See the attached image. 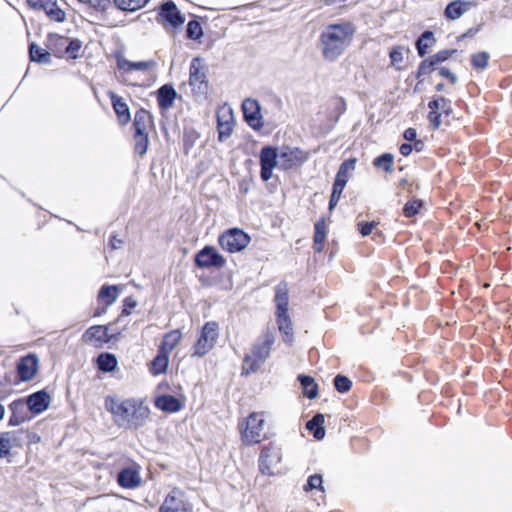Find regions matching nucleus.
I'll use <instances>...</instances> for the list:
<instances>
[{"label": "nucleus", "mask_w": 512, "mask_h": 512, "mask_svg": "<svg viewBox=\"0 0 512 512\" xmlns=\"http://www.w3.org/2000/svg\"><path fill=\"white\" fill-rule=\"evenodd\" d=\"M104 405L119 428L137 430L145 426L150 417V408L141 398L107 396Z\"/></svg>", "instance_id": "1"}, {"label": "nucleus", "mask_w": 512, "mask_h": 512, "mask_svg": "<svg viewBox=\"0 0 512 512\" xmlns=\"http://www.w3.org/2000/svg\"><path fill=\"white\" fill-rule=\"evenodd\" d=\"M354 33L355 28L350 22L331 24L325 27L320 35L324 59L336 60L349 45Z\"/></svg>", "instance_id": "2"}, {"label": "nucleus", "mask_w": 512, "mask_h": 512, "mask_svg": "<svg viewBox=\"0 0 512 512\" xmlns=\"http://www.w3.org/2000/svg\"><path fill=\"white\" fill-rule=\"evenodd\" d=\"M275 336L267 331L254 343L251 352L247 354L242 364V375L256 372L270 356Z\"/></svg>", "instance_id": "3"}, {"label": "nucleus", "mask_w": 512, "mask_h": 512, "mask_svg": "<svg viewBox=\"0 0 512 512\" xmlns=\"http://www.w3.org/2000/svg\"><path fill=\"white\" fill-rule=\"evenodd\" d=\"M275 303L278 329L282 333L283 341L291 344L293 342V327L288 315L289 297L286 283L282 282L276 286Z\"/></svg>", "instance_id": "4"}, {"label": "nucleus", "mask_w": 512, "mask_h": 512, "mask_svg": "<svg viewBox=\"0 0 512 512\" xmlns=\"http://www.w3.org/2000/svg\"><path fill=\"white\" fill-rule=\"evenodd\" d=\"M265 419L262 413L252 412L240 424L241 439L246 445L259 443L263 438Z\"/></svg>", "instance_id": "5"}, {"label": "nucleus", "mask_w": 512, "mask_h": 512, "mask_svg": "<svg viewBox=\"0 0 512 512\" xmlns=\"http://www.w3.org/2000/svg\"><path fill=\"white\" fill-rule=\"evenodd\" d=\"M219 337V326L215 321L204 324L196 343L192 347V356L203 357L208 354L215 346Z\"/></svg>", "instance_id": "6"}, {"label": "nucleus", "mask_w": 512, "mask_h": 512, "mask_svg": "<svg viewBox=\"0 0 512 512\" xmlns=\"http://www.w3.org/2000/svg\"><path fill=\"white\" fill-rule=\"evenodd\" d=\"M282 460L281 447L276 443H269L262 447L259 455V470L264 475H274L277 466Z\"/></svg>", "instance_id": "7"}, {"label": "nucleus", "mask_w": 512, "mask_h": 512, "mask_svg": "<svg viewBox=\"0 0 512 512\" xmlns=\"http://www.w3.org/2000/svg\"><path fill=\"white\" fill-rule=\"evenodd\" d=\"M218 242L223 250L229 253H237L248 246L250 237L241 229L232 228L221 234Z\"/></svg>", "instance_id": "8"}, {"label": "nucleus", "mask_w": 512, "mask_h": 512, "mask_svg": "<svg viewBox=\"0 0 512 512\" xmlns=\"http://www.w3.org/2000/svg\"><path fill=\"white\" fill-rule=\"evenodd\" d=\"M189 84L196 94H204L208 89L206 69L199 57L193 58L190 63Z\"/></svg>", "instance_id": "9"}, {"label": "nucleus", "mask_w": 512, "mask_h": 512, "mask_svg": "<svg viewBox=\"0 0 512 512\" xmlns=\"http://www.w3.org/2000/svg\"><path fill=\"white\" fill-rule=\"evenodd\" d=\"M260 177L263 181H268L272 177V171L279 167L278 149L272 146H264L260 151Z\"/></svg>", "instance_id": "10"}, {"label": "nucleus", "mask_w": 512, "mask_h": 512, "mask_svg": "<svg viewBox=\"0 0 512 512\" xmlns=\"http://www.w3.org/2000/svg\"><path fill=\"white\" fill-rule=\"evenodd\" d=\"M307 160L308 153L299 148L285 146L279 151V168L283 170L300 166Z\"/></svg>", "instance_id": "11"}, {"label": "nucleus", "mask_w": 512, "mask_h": 512, "mask_svg": "<svg viewBox=\"0 0 512 512\" xmlns=\"http://www.w3.org/2000/svg\"><path fill=\"white\" fill-rule=\"evenodd\" d=\"M158 16L166 29L170 27L174 31L178 28H181L185 22L184 16L180 13L175 3L172 1H168L162 4Z\"/></svg>", "instance_id": "12"}, {"label": "nucleus", "mask_w": 512, "mask_h": 512, "mask_svg": "<svg viewBox=\"0 0 512 512\" xmlns=\"http://www.w3.org/2000/svg\"><path fill=\"white\" fill-rule=\"evenodd\" d=\"M195 264L199 268H221L226 264V260L214 247L205 246L196 254Z\"/></svg>", "instance_id": "13"}, {"label": "nucleus", "mask_w": 512, "mask_h": 512, "mask_svg": "<svg viewBox=\"0 0 512 512\" xmlns=\"http://www.w3.org/2000/svg\"><path fill=\"white\" fill-rule=\"evenodd\" d=\"M159 512H192V505L179 490H173L165 497Z\"/></svg>", "instance_id": "14"}, {"label": "nucleus", "mask_w": 512, "mask_h": 512, "mask_svg": "<svg viewBox=\"0 0 512 512\" xmlns=\"http://www.w3.org/2000/svg\"><path fill=\"white\" fill-rule=\"evenodd\" d=\"M234 115L229 106H222L217 110L218 139L223 142L228 139L234 127Z\"/></svg>", "instance_id": "15"}, {"label": "nucleus", "mask_w": 512, "mask_h": 512, "mask_svg": "<svg viewBox=\"0 0 512 512\" xmlns=\"http://www.w3.org/2000/svg\"><path fill=\"white\" fill-rule=\"evenodd\" d=\"M27 4L35 10L44 11L51 21L63 22L66 19V13L58 6L57 0H27Z\"/></svg>", "instance_id": "16"}, {"label": "nucleus", "mask_w": 512, "mask_h": 512, "mask_svg": "<svg viewBox=\"0 0 512 512\" xmlns=\"http://www.w3.org/2000/svg\"><path fill=\"white\" fill-rule=\"evenodd\" d=\"M140 466L137 463L122 468L117 475V483L125 489H134L141 484Z\"/></svg>", "instance_id": "17"}, {"label": "nucleus", "mask_w": 512, "mask_h": 512, "mask_svg": "<svg viewBox=\"0 0 512 512\" xmlns=\"http://www.w3.org/2000/svg\"><path fill=\"white\" fill-rule=\"evenodd\" d=\"M26 432L23 430L0 433V458H5L13 448L21 447L25 440Z\"/></svg>", "instance_id": "18"}, {"label": "nucleus", "mask_w": 512, "mask_h": 512, "mask_svg": "<svg viewBox=\"0 0 512 512\" xmlns=\"http://www.w3.org/2000/svg\"><path fill=\"white\" fill-rule=\"evenodd\" d=\"M242 109L244 118L250 127L260 129L263 126L258 101L251 98L245 99L242 104Z\"/></svg>", "instance_id": "19"}, {"label": "nucleus", "mask_w": 512, "mask_h": 512, "mask_svg": "<svg viewBox=\"0 0 512 512\" xmlns=\"http://www.w3.org/2000/svg\"><path fill=\"white\" fill-rule=\"evenodd\" d=\"M38 368V359L35 355L29 354L22 357L17 364V373L21 381L31 380Z\"/></svg>", "instance_id": "20"}, {"label": "nucleus", "mask_w": 512, "mask_h": 512, "mask_svg": "<svg viewBox=\"0 0 512 512\" xmlns=\"http://www.w3.org/2000/svg\"><path fill=\"white\" fill-rule=\"evenodd\" d=\"M108 96L111 100L112 107L117 115L119 123L121 125H126L131 120L127 103L122 97L112 91L108 92Z\"/></svg>", "instance_id": "21"}, {"label": "nucleus", "mask_w": 512, "mask_h": 512, "mask_svg": "<svg viewBox=\"0 0 512 512\" xmlns=\"http://www.w3.org/2000/svg\"><path fill=\"white\" fill-rule=\"evenodd\" d=\"M26 404L31 412L39 414L48 408L50 396L46 391L41 390L30 395L27 398Z\"/></svg>", "instance_id": "22"}, {"label": "nucleus", "mask_w": 512, "mask_h": 512, "mask_svg": "<svg viewBox=\"0 0 512 512\" xmlns=\"http://www.w3.org/2000/svg\"><path fill=\"white\" fill-rule=\"evenodd\" d=\"M83 340L95 346L107 342L109 340L108 328L102 325L92 326L83 334Z\"/></svg>", "instance_id": "23"}, {"label": "nucleus", "mask_w": 512, "mask_h": 512, "mask_svg": "<svg viewBox=\"0 0 512 512\" xmlns=\"http://www.w3.org/2000/svg\"><path fill=\"white\" fill-rule=\"evenodd\" d=\"M473 6L472 2L463 1V0H455L450 2L444 11V15L447 19L456 20L459 19L462 15L468 12Z\"/></svg>", "instance_id": "24"}, {"label": "nucleus", "mask_w": 512, "mask_h": 512, "mask_svg": "<svg viewBox=\"0 0 512 512\" xmlns=\"http://www.w3.org/2000/svg\"><path fill=\"white\" fill-rule=\"evenodd\" d=\"M153 126L152 115L145 109H139L135 113L133 127L134 133H149Z\"/></svg>", "instance_id": "25"}, {"label": "nucleus", "mask_w": 512, "mask_h": 512, "mask_svg": "<svg viewBox=\"0 0 512 512\" xmlns=\"http://www.w3.org/2000/svg\"><path fill=\"white\" fill-rule=\"evenodd\" d=\"M177 96L176 90L172 85L165 84L158 90L157 101L161 109H169Z\"/></svg>", "instance_id": "26"}, {"label": "nucleus", "mask_w": 512, "mask_h": 512, "mask_svg": "<svg viewBox=\"0 0 512 512\" xmlns=\"http://www.w3.org/2000/svg\"><path fill=\"white\" fill-rule=\"evenodd\" d=\"M25 406L26 404L21 399L15 400L9 405V409L11 410V416L9 418L10 426H19L26 420L24 415Z\"/></svg>", "instance_id": "27"}, {"label": "nucleus", "mask_w": 512, "mask_h": 512, "mask_svg": "<svg viewBox=\"0 0 512 512\" xmlns=\"http://www.w3.org/2000/svg\"><path fill=\"white\" fill-rule=\"evenodd\" d=\"M155 405L165 412H177L181 409L179 400L172 395H161L156 398Z\"/></svg>", "instance_id": "28"}, {"label": "nucleus", "mask_w": 512, "mask_h": 512, "mask_svg": "<svg viewBox=\"0 0 512 512\" xmlns=\"http://www.w3.org/2000/svg\"><path fill=\"white\" fill-rule=\"evenodd\" d=\"M154 65L153 61H139V62H132L127 59H118L117 66L120 70H123L124 72H131L134 70L138 71H147Z\"/></svg>", "instance_id": "29"}, {"label": "nucleus", "mask_w": 512, "mask_h": 512, "mask_svg": "<svg viewBox=\"0 0 512 512\" xmlns=\"http://www.w3.org/2000/svg\"><path fill=\"white\" fill-rule=\"evenodd\" d=\"M120 288L117 285H103L98 294V300L106 306L112 305L118 298Z\"/></svg>", "instance_id": "30"}, {"label": "nucleus", "mask_w": 512, "mask_h": 512, "mask_svg": "<svg viewBox=\"0 0 512 512\" xmlns=\"http://www.w3.org/2000/svg\"><path fill=\"white\" fill-rule=\"evenodd\" d=\"M436 43V39L434 37L433 32L425 31L421 34V36L416 41V49L418 55L423 57L426 55L428 49L432 48Z\"/></svg>", "instance_id": "31"}, {"label": "nucleus", "mask_w": 512, "mask_h": 512, "mask_svg": "<svg viewBox=\"0 0 512 512\" xmlns=\"http://www.w3.org/2000/svg\"><path fill=\"white\" fill-rule=\"evenodd\" d=\"M181 337L182 335L179 330L170 331L163 337L162 344L159 350L167 354H170L173 351V349L177 346V344L180 342Z\"/></svg>", "instance_id": "32"}, {"label": "nucleus", "mask_w": 512, "mask_h": 512, "mask_svg": "<svg viewBox=\"0 0 512 512\" xmlns=\"http://www.w3.org/2000/svg\"><path fill=\"white\" fill-rule=\"evenodd\" d=\"M324 416L322 414H316L306 424V428L313 433V436L317 440H321L325 436V430L323 428Z\"/></svg>", "instance_id": "33"}, {"label": "nucleus", "mask_w": 512, "mask_h": 512, "mask_svg": "<svg viewBox=\"0 0 512 512\" xmlns=\"http://www.w3.org/2000/svg\"><path fill=\"white\" fill-rule=\"evenodd\" d=\"M326 240V224L323 219L315 223L314 244L316 252H322Z\"/></svg>", "instance_id": "34"}, {"label": "nucleus", "mask_w": 512, "mask_h": 512, "mask_svg": "<svg viewBox=\"0 0 512 512\" xmlns=\"http://www.w3.org/2000/svg\"><path fill=\"white\" fill-rule=\"evenodd\" d=\"M29 57L31 61L38 63L48 64L51 62L50 53L35 43L29 45Z\"/></svg>", "instance_id": "35"}, {"label": "nucleus", "mask_w": 512, "mask_h": 512, "mask_svg": "<svg viewBox=\"0 0 512 512\" xmlns=\"http://www.w3.org/2000/svg\"><path fill=\"white\" fill-rule=\"evenodd\" d=\"M298 380L302 386L303 394L309 399H314L318 395V386L314 379L307 375H299Z\"/></svg>", "instance_id": "36"}, {"label": "nucleus", "mask_w": 512, "mask_h": 512, "mask_svg": "<svg viewBox=\"0 0 512 512\" xmlns=\"http://www.w3.org/2000/svg\"><path fill=\"white\" fill-rule=\"evenodd\" d=\"M68 42V38L60 36L58 34H49L47 38V48L54 54H61L64 51V47Z\"/></svg>", "instance_id": "37"}, {"label": "nucleus", "mask_w": 512, "mask_h": 512, "mask_svg": "<svg viewBox=\"0 0 512 512\" xmlns=\"http://www.w3.org/2000/svg\"><path fill=\"white\" fill-rule=\"evenodd\" d=\"M97 365L99 370L104 372H111L117 366V359L113 354L102 353L97 358Z\"/></svg>", "instance_id": "38"}, {"label": "nucleus", "mask_w": 512, "mask_h": 512, "mask_svg": "<svg viewBox=\"0 0 512 512\" xmlns=\"http://www.w3.org/2000/svg\"><path fill=\"white\" fill-rule=\"evenodd\" d=\"M355 163V159H349L344 161L338 169L335 181L347 184L350 172L355 169Z\"/></svg>", "instance_id": "39"}, {"label": "nucleus", "mask_w": 512, "mask_h": 512, "mask_svg": "<svg viewBox=\"0 0 512 512\" xmlns=\"http://www.w3.org/2000/svg\"><path fill=\"white\" fill-rule=\"evenodd\" d=\"M149 0H114L117 8L123 11H136L144 7Z\"/></svg>", "instance_id": "40"}, {"label": "nucleus", "mask_w": 512, "mask_h": 512, "mask_svg": "<svg viewBox=\"0 0 512 512\" xmlns=\"http://www.w3.org/2000/svg\"><path fill=\"white\" fill-rule=\"evenodd\" d=\"M430 110L437 111L441 110L446 115L452 112L451 101L445 97H437L428 103Z\"/></svg>", "instance_id": "41"}, {"label": "nucleus", "mask_w": 512, "mask_h": 512, "mask_svg": "<svg viewBox=\"0 0 512 512\" xmlns=\"http://www.w3.org/2000/svg\"><path fill=\"white\" fill-rule=\"evenodd\" d=\"M169 354L159 350L158 355L152 361V371L154 374H160L165 372L168 366Z\"/></svg>", "instance_id": "42"}, {"label": "nucleus", "mask_w": 512, "mask_h": 512, "mask_svg": "<svg viewBox=\"0 0 512 512\" xmlns=\"http://www.w3.org/2000/svg\"><path fill=\"white\" fill-rule=\"evenodd\" d=\"M149 133H134V150L140 156L144 155L147 151L149 144Z\"/></svg>", "instance_id": "43"}, {"label": "nucleus", "mask_w": 512, "mask_h": 512, "mask_svg": "<svg viewBox=\"0 0 512 512\" xmlns=\"http://www.w3.org/2000/svg\"><path fill=\"white\" fill-rule=\"evenodd\" d=\"M394 156L390 153H384L376 157L373 164L376 168L383 169L386 172L392 171Z\"/></svg>", "instance_id": "44"}, {"label": "nucleus", "mask_w": 512, "mask_h": 512, "mask_svg": "<svg viewBox=\"0 0 512 512\" xmlns=\"http://www.w3.org/2000/svg\"><path fill=\"white\" fill-rule=\"evenodd\" d=\"M489 54L487 52H478L471 56V63L474 69L484 70L488 66Z\"/></svg>", "instance_id": "45"}, {"label": "nucleus", "mask_w": 512, "mask_h": 512, "mask_svg": "<svg viewBox=\"0 0 512 512\" xmlns=\"http://www.w3.org/2000/svg\"><path fill=\"white\" fill-rule=\"evenodd\" d=\"M404 48L402 46H395L390 50L389 57L391 65L397 70H401V64L404 60Z\"/></svg>", "instance_id": "46"}, {"label": "nucleus", "mask_w": 512, "mask_h": 512, "mask_svg": "<svg viewBox=\"0 0 512 512\" xmlns=\"http://www.w3.org/2000/svg\"><path fill=\"white\" fill-rule=\"evenodd\" d=\"M187 37L189 39L197 40L200 39L203 35L202 27L200 23L196 20H191L187 24L186 29Z\"/></svg>", "instance_id": "47"}, {"label": "nucleus", "mask_w": 512, "mask_h": 512, "mask_svg": "<svg viewBox=\"0 0 512 512\" xmlns=\"http://www.w3.org/2000/svg\"><path fill=\"white\" fill-rule=\"evenodd\" d=\"M199 134L194 129H185L183 134V145L186 153L194 146Z\"/></svg>", "instance_id": "48"}, {"label": "nucleus", "mask_w": 512, "mask_h": 512, "mask_svg": "<svg viewBox=\"0 0 512 512\" xmlns=\"http://www.w3.org/2000/svg\"><path fill=\"white\" fill-rule=\"evenodd\" d=\"M335 389L340 393H346L351 389L352 382L346 376L337 375L334 378Z\"/></svg>", "instance_id": "49"}, {"label": "nucleus", "mask_w": 512, "mask_h": 512, "mask_svg": "<svg viewBox=\"0 0 512 512\" xmlns=\"http://www.w3.org/2000/svg\"><path fill=\"white\" fill-rule=\"evenodd\" d=\"M436 67V63L433 61L431 57L423 60L418 67L416 77L419 78L421 76L427 75L431 73Z\"/></svg>", "instance_id": "50"}, {"label": "nucleus", "mask_w": 512, "mask_h": 512, "mask_svg": "<svg viewBox=\"0 0 512 512\" xmlns=\"http://www.w3.org/2000/svg\"><path fill=\"white\" fill-rule=\"evenodd\" d=\"M330 106L335 114L334 121H337L338 118L346 111V102L343 98H334Z\"/></svg>", "instance_id": "51"}, {"label": "nucleus", "mask_w": 512, "mask_h": 512, "mask_svg": "<svg viewBox=\"0 0 512 512\" xmlns=\"http://www.w3.org/2000/svg\"><path fill=\"white\" fill-rule=\"evenodd\" d=\"M322 483H323V480H322V476L320 474L311 475V476H309L307 483L304 486V490L306 492H308L312 489H320L321 491H323L324 489H323Z\"/></svg>", "instance_id": "52"}, {"label": "nucleus", "mask_w": 512, "mask_h": 512, "mask_svg": "<svg viewBox=\"0 0 512 512\" xmlns=\"http://www.w3.org/2000/svg\"><path fill=\"white\" fill-rule=\"evenodd\" d=\"M421 206H422V202L420 200L409 201L405 204V206L403 208V214L406 217H413L418 213Z\"/></svg>", "instance_id": "53"}, {"label": "nucleus", "mask_w": 512, "mask_h": 512, "mask_svg": "<svg viewBox=\"0 0 512 512\" xmlns=\"http://www.w3.org/2000/svg\"><path fill=\"white\" fill-rule=\"evenodd\" d=\"M80 3L87 4L97 10L104 11L110 4L111 0H78Z\"/></svg>", "instance_id": "54"}, {"label": "nucleus", "mask_w": 512, "mask_h": 512, "mask_svg": "<svg viewBox=\"0 0 512 512\" xmlns=\"http://www.w3.org/2000/svg\"><path fill=\"white\" fill-rule=\"evenodd\" d=\"M455 52H456V50H447L446 49V50H441L430 57L433 59V61L436 63V65H438L439 63H442V62L448 60Z\"/></svg>", "instance_id": "55"}, {"label": "nucleus", "mask_w": 512, "mask_h": 512, "mask_svg": "<svg viewBox=\"0 0 512 512\" xmlns=\"http://www.w3.org/2000/svg\"><path fill=\"white\" fill-rule=\"evenodd\" d=\"M137 306V301L132 297H126L123 301V310L121 315H129L131 310Z\"/></svg>", "instance_id": "56"}, {"label": "nucleus", "mask_w": 512, "mask_h": 512, "mask_svg": "<svg viewBox=\"0 0 512 512\" xmlns=\"http://www.w3.org/2000/svg\"><path fill=\"white\" fill-rule=\"evenodd\" d=\"M376 225L377 223L374 221L367 223L360 222L358 223V229L362 236H368L372 233V230Z\"/></svg>", "instance_id": "57"}, {"label": "nucleus", "mask_w": 512, "mask_h": 512, "mask_svg": "<svg viewBox=\"0 0 512 512\" xmlns=\"http://www.w3.org/2000/svg\"><path fill=\"white\" fill-rule=\"evenodd\" d=\"M428 119L430 121L431 126L434 129H438L441 125V114L437 111L431 110L428 114Z\"/></svg>", "instance_id": "58"}, {"label": "nucleus", "mask_w": 512, "mask_h": 512, "mask_svg": "<svg viewBox=\"0 0 512 512\" xmlns=\"http://www.w3.org/2000/svg\"><path fill=\"white\" fill-rule=\"evenodd\" d=\"M80 47H81V44L78 40H69L68 39V42L64 47V51L72 54L74 52H77L80 49Z\"/></svg>", "instance_id": "59"}, {"label": "nucleus", "mask_w": 512, "mask_h": 512, "mask_svg": "<svg viewBox=\"0 0 512 512\" xmlns=\"http://www.w3.org/2000/svg\"><path fill=\"white\" fill-rule=\"evenodd\" d=\"M439 74L442 76V77H445L447 79H449V81L452 83V84H455L457 82V76L455 74H453L448 68L446 67H442L439 69Z\"/></svg>", "instance_id": "60"}, {"label": "nucleus", "mask_w": 512, "mask_h": 512, "mask_svg": "<svg viewBox=\"0 0 512 512\" xmlns=\"http://www.w3.org/2000/svg\"><path fill=\"white\" fill-rule=\"evenodd\" d=\"M403 136L407 141H415L417 137V132L414 128H408L404 131Z\"/></svg>", "instance_id": "61"}, {"label": "nucleus", "mask_w": 512, "mask_h": 512, "mask_svg": "<svg viewBox=\"0 0 512 512\" xmlns=\"http://www.w3.org/2000/svg\"><path fill=\"white\" fill-rule=\"evenodd\" d=\"M346 184L334 181L332 193L341 197Z\"/></svg>", "instance_id": "62"}, {"label": "nucleus", "mask_w": 512, "mask_h": 512, "mask_svg": "<svg viewBox=\"0 0 512 512\" xmlns=\"http://www.w3.org/2000/svg\"><path fill=\"white\" fill-rule=\"evenodd\" d=\"M413 146L408 143H404L400 146L399 151L403 156H408L412 152Z\"/></svg>", "instance_id": "63"}, {"label": "nucleus", "mask_w": 512, "mask_h": 512, "mask_svg": "<svg viewBox=\"0 0 512 512\" xmlns=\"http://www.w3.org/2000/svg\"><path fill=\"white\" fill-rule=\"evenodd\" d=\"M339 199H340V196L331 193V197H330V201H329V209L330 210H333L337 206Z\"/></svg>", "instance_id": "64"}]
</instances>
